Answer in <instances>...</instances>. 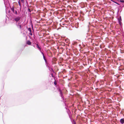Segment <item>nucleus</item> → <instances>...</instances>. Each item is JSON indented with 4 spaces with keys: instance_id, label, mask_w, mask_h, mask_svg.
I'll list each match as a JSON object with an SVG mask.
<instances>
[{
    "instance_id": "f03ea898",
    "label": "nucleus",
    "mask_w": 124,
    "mask_h": 124,
    "mask_svg": "<svg viewBox=\"0 0 124 124\" xmlns=\"http://www.w3.org/2000/svg\"><path fill=\"white\" fill-rule=\"evenodd\" d=\"M20 19V17H17L15 19V20L17 22H18Z\"/></svg>"
},
{
    "instance_id": "ddd939ff",
    "label": "nucleus",
    "mask_w": 124,
    "mask_h": 124,
    "mask_svg": "<svg viewBox=\"0 0 124 124\" xmlns=\"http://www.w3.org/2000/svg\"><path fill=\"white\" fill-rule=\"evenodd\" d=\"M20 28H21V25H20Z\"/></svg>"
},
{
    "instance_id": "0eeeda50",
    "label": "nucleus",
    "mask_w": 124,
    "mask_h": 124,
    "mask_svg": "<svg viewBox=\"0 0 124 124\" xmlns=\"http://www.w3.org/2000/svg\"><path fill=\"white\" fill-rule=\"evenodd\" d=\"M21 0V1L22 2H23L24 0Z\"/></svg>"
},
{
    "instance_id": "7ed1b4c3",
    "label": "nucleus",
    "mask_w": 124,
    "mask_h": 124,
    "mask_svg": "<svg viewBox=\"0 0 124 124\" xmlns=\"http://www.w3.org/2000/svg\"><path fill=\"white\" fill-rule=\"evenodd\" d=\"M27 44L28 45H31V43L30 41H28L27 42Z\"/></svg>"
},
{
    "instance_id": "20e7f679",
    "label": "nucleus",
    "mask_w": 124,
    "mask_h": 124,
    "mask_svg": "<svg viewBox=\"0 0 124 124\" xmlns=\"http://www.w3.org/2000/svg\"><path fill=\"white\" fill-rule=\"evenodd\" d=\"M18 3H19V5L20 6L21 5L20 1H19L18 2Z\"/></svg>"
},
{
    "instance_id": "f257e3e1",
    "label": "nucleus",
    "mask_w": 124,
    "mask_h": 124,
    "mask_svg": "<svg viewBox=\"0 0 124 124\" xmlns=\"http://www.w3.org/2000/svg\"><path fill=\"white\" fill-rule=\"evenodd\" d=\"M120 122L121 124H123L124 123V119H121Z\"/></svg>"
},
{
    "instance_id": "6e6552de",
    "label": "nucleus",
    "mask_w": 124,
    "mask_h": 124,
    "mask_svg": "<svg viewBox=\"0 0 124 124\" xmlns=\"http://www.w3.org/2000/svg\"><path fill=\"white\" fill-rule=\"evenodd\" d=\"M54 84L55 85L56 84V82H54Z\"/></svg>"
},
{
    "instance_id": "1a4fd4ad",
    "label": "nucleus",
    "mask_w": 124,
    "mask_h": 124,
    "mask_svg": "<svg viewBox=\"0 0 124 124\" xmlns=\"http://www.w3.org/2000/svg\"><path fill=\"white\" fill-rule=\"evenodd\" d=\"M12 11H14V9L12 8Z\"/></svg>"
},
{
    "instance_id": "f8f14e48",
    "label": "nucleus",
    "mask_w": 124,
    "mask_h": 124,
    "mask_svg": "<svg viewBox=\"0 0 124 124\" xmlns=\"http://www.w3.org/2000/svg\"><path fill=\"white\" fill-rule=\"evenodd\" d=\"M116 3V4H118V5H119V4H118L117 3Z\"/></svg>"
},
{
    "instance_id": "9b49d317",
    "label": "nucleus",
    "mask_w": 124,
    "mask_h": 124,
    "mask_svg": "<svg viewBox=\"0 0 124 124\" xmlns=\"http://www.w3.org/2000/svg\"><path fill=\"white\" fill-rule=\"evenodd\" d=\"M120 20H121V16H120Z\"/></svg>"
},
{
    "instance_id": "9d476101",
    "label": "nucleus",
    "mask_w": 124,
    "mask_h": 124,
    "mask_svg": "<svg viewBox=\"0 0 124 124\" xmlns=\"http://www.w3.org/2000/svg\"><path fill=\"white\" fill-rule=\"evenodd\" d=\"M43 57H44V59H45V57L44 56V55H43Z\"/></svg>"
},
{
    "instance_id": "39448f33",
    "label": "nucleus",
    "mask_w": 124,
    "mask_h": 124,
    "mask_svg": "<svg viewBox=\"0 0 124 124\" xmlns=\"http://www.w3.org/2000/svg\"><path fill=\"white\" fill-rule=\"evenodd\" d=\"M37 47L39 49H40V47H39V46L38 45H37Z\"/></svg>"
},
{
    "instance_id": "423d86ee",
    "label": "nucleus",
    "mask_w": 124,
    "mask_h": 124,
    "mask_svg": "<svg viewBox=\"0 0 124 124\" xmlns=\"http://www.w3.org/2000/svg\"><path fill=\"white\" fill-rule=\"evenodd\" d=\"M120 1L121 2H124V1L123 0H120Z\"/></svg>"
}]
</instances>
